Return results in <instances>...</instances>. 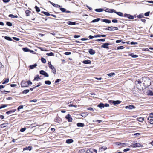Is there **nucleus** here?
<instances>
[{"label": "nucleus", "instance_id": "obj_1", "mask_svg": "<svg viewBox=\"0 0 153 153\" xmlns=\"http://www.w3.org/2000/svg\"><path fill=\"white\" fill-rule=\"evenodd\" d=\"M48 66L49 68L52 70L53 71L52 72L54 74H55L56 72V69L53 66L51 62H49L48 63Z\"/></svg>", "mask_w": 153, "mask_h": 153}, {"label": "nucleus", "instance_id": "obj_2", "mask_svg": "<svg viewBox=\"0 0 153 153\" xmlns=\"http://www.w3.org/2000/svg\"><path fill=\"white\" fill-rule=\"evenodd\" d=\"M130 147H143L142 145L139 143H136L134 144H133L129 146Z\"/></svg>", "mask_w": 153, "mask_h": 153}, {"label": "nucleus", "instance_id": "obj_3", "mask_svg": "<svg viewBox=\"0 0 153 153\" xmlns=\"http://www.w3.org/2000/svg\"><path fill=\"white\" fill-rule=\"evenodd\" d=\"M21 85L22 87H28V85L27 83V81L24 80H22L21 83Z\"/></svg>", "mask_w": 153, "mask_h": 153}, {"label": "nucleus", "instance_id": "obj_4", "mask_svg": "<svg viewBox=\"0 0 153 153\" xmlns=\"http://www.w3.org/2000/svg\"><path fill=\"white\" fill-rule=\"evenodd\" d=\"M118 28L117 27H114L113 26L110 27L108 28H106L105 30H108L110 31H112L114 30H118Z\"/></svg>", "mask_w": 153, "mask_h": 153}, {"label": "nucleus", "instance_id": "obj_5", "mask_svg": "<svg viewBox=\"0 0 153 153\" xmlns=\"http://www.w3.org/2000/svg\"><path fill=\"white\" fill-rule=\"evenodd\" d=\"M98 107H100V108H104L105 107H108L109 106V105L108 104H103L102 103H101L98 105Z\"/></svg>", "mask_w": 153, "mask_h": 153}, {"label": "nucleus", "instance_id": "obj_6", "mask_svg": "<svg viewBox=\"0 0 153 153\" xmlns=\"http://www.w3.org/2000/svg\"><path fill=\"white\" fill-rule=\"evenodd\" d=\"M142 81H141V80H138L137 81H136V84H140L142 82H143L144 81H145V80L146 81L147 80H148V79H147L145 77H143L141 79Z\"/></svg>", "mask_w": 153, "mask_h": 153}, {"label": "nucleus", "instance_id": "obj_7", "mask_svg": "<svg viewBox=\"0 0 153 153\" xmlns=\"http://www.w3.org/2000/svg\"><path fill=\"white\" fill-rule=\"evenodd\" d=\"M87 153H97V150L95 149H90L87 150Z\"/></svg>", "mask_w": 153, "mask_h": 153}, {"label": "nucleus", "instance_id": "obj_8", "mask_svg": "<svg viewBox=\"0 0 153 153\" xmlns=\"http://www.w3.org/2000/svg\"><path fill=\"white\" fill-rule=\"evenodd\" d=\"M40 74L44 76L45 77H48L49 76L48 74L44 70H41L40 71Z\"/></svg>", "mask_w": 153, "mask_h": 153}, {"label": "nucleus", "instance_id": "obj_9", "mask_svg": "<svg viewBox=\"0 0 153 153\" xmlns=\"http://www.w3.org/2000/svg\"><path fill=\"white\" fill-rule=\"evenodd\" d=\"M65 118L68 120L69 122H72V118L71 116L69 114H68L65 117Z\"/></svg>", "mask_w": 153, "mask_h": 153}, {"label": "nucleus", "instance_id": "obj_10", "mask_svg": "<svg viewBox=\"0 0 153 153\" xmlns=\"http://www.w3.org/2000/svg\"><path fill=\"white\" fill-rule=\"evenodd\" d=\"M110 44L108 43H105L103 44V45H102L101 46V48H104L106 49H108L109 47L108 45H110Z\"/></svg>", "mask_w": 153, "mask_h": 153}, {"label": "nucleus", "instance_id": "obj_11", "mask_svg": "<svg viewBox=\"0 0 153 153\" xmlns=\"http://www.w3.org/2000/svg\"><path fill=\"white\" fill-rule=\"evenodd\" d=\"M110 102L111 103H112L114 104V105H115L116 104H118L121 103V101L119 100L117 101H113V100H110Z\"/></svg>", "mask_w": 153, "mask_h": 153}, {"label": "nucleus", "instance_id": "obj_12", "mask_svg": "<svg viewBox=\"0 0 153 153\" xmlns=\"http://www.w3.org/2000/svg\"><path fill=\"white\" fill-rule=\"evenodd\" d=\"M124 16L125 17L128 18L130 19H134V17L133 16L131 15L130 14H125L124 15Z\"/></svg>", "mask_w": 153, "mask_h": 153}, {"label": "nucleus", "instance_id": "obj_13", "mask_svg": "<svg viewBox=\"0 0 153 153\" xmlns=\"http://www.w3.org/2000/svg\"><path fill=\"white\" fill-rule=\"evenodd\" d=\"M54 121L57 123H59L61 122V119L59 117H56L54 120Z\"/></svg>", "mask_w": 153, "mask_h": 153}, {"label": "nucleus", "instance_id": "obj_14", "mask_svg": "<svg viewBox=\"0 0 153 153\" xmlns=\"http://www.w3.org/2000/svg\"><path fill=\"white\" fill-rule=\"evenodd\" d=\"M135 108V107L134 106L132 105H130L129 106H126L125 107V108L126 109H128L129 110L132 109L133 108Z\"/></svg>", "mask_w": 153, "mask_h": 153}, {"label": "nucleus", "instance_id": "obj_15", "mask_svg": "<svg viewBox=\"0 0 153 153\" xmlns=\"http://www.w3.org/2000/svg\"><path fill=\"white\" fill-rule=\"evenodd\" d=\"M88 52L91 55H94L95 53V51L92 49H89Z\"/></svg>", "mask_w": 153, "mask_h": 153}, {"label": "nucleus", "instance_id": "obj_16", "mask_svg": "<svg viewBox=\"0 0 153 153\" xmlns=\"http://www.w3.org/2000/svg\"><path fill=\"white\" fill-rule=\"evenodd\" d=\"M16 111V109H13L12 110H10L9 111H7L6 112V114H7L9 115L11 114L12 113Z\"/></svg>", "mask_w": 153, "mask_h": 153}, {"label": "nucleus", "instance_id": "obj_17", "mask_svg": "<svg viewBox=\"0 0 153 153\" xmlns=\"http://www.w3.org/2000/svg\"><path fill=\"white\" fill-rule=\"evenodd\" d=\"M88 112H85L81 113V115L82 117H85L88 115Z\"/></svg>", "mask_w": 153, "mask_h": 153}, {"label": "nucleus", "instance_id": "obj_18", "mask_svg": "<svg viewBox=\"0 0 153 153\" xmlns=\"http://www.w3.org/2000/svg\"><path fill=\"white\" fill-rule=\"evenodd\" d=\"M106 36L105 35H97L94 36V37L95 38L100 37H105Z\"/></svg>", "mask_w": 153, "mask_h": 153}, {"label": "nucleus", "instance_id": "obj_19", "mask_svg": "<svg viewBox=\"0 0 153 153\" xmlns=\"http://www.w3.org/2000/svg\"><path fill=\"white\" fill-rule=\"evenodd\" d=\"M148 120L151 121L150 122L151 124H153V117H149L148 118Z\"/></svg>", "mask_w": 153, "mask_h": 153}, {"label": "nucleus", "instance_id": "obj_20", "mask_svg": "<svg viewBox=\"0 0 153 153\" xmlns=\"http://www.w3.org/2000/svg\"><path fill=\"white\" fill-rule=\"evenodd\" d=\"M91 61L90 60H85L83 61L82 62L85 64H90L91 63Z\"/></svg>", "mask_w": 153, "mask_h": 153}, {"label": "nucleus", "instance_id": "obj_21", "mask_svg": "<svg viewBox=\"0 0 153 153\" xmlns=\"http://www.w3.org/2000/svg\"><path fill=\"white\" fill-rule=\"evenodd\" d=\"M50 3L53 6H54L55 7H59V8L60 7V5H58L57 4H54V3H53V2H50Z\"/></svg>", "mask_w": 153, "mask_h": 153}, {"label": "nucleus", "instance_id": "obj_22", "mask_svg": "<svg viewBox=\"0 0 153 153\" xmlns=\"http://www.w3.org/2000/svg\"><path fill=\"white\" fill-rule=\"evenodd\" d=\"M73 142V140L72 139H67L66 140V143L68 144H70L72 143Z\"/></svg>", "mask_w": 153, "mask_h": 153}, {"label": "nucleus", "instance_id": "obj_23", "mask_svg": "<svg viewBox=\"0 0 153 153\" xmlns=\"http://www.w3.org/2000/svg\"><path fill=\"white\" fill-rule=\"evenodd\" d=\"M67 24L68 25H76V23L75 22H73L68 21L67 22Z\"/></svg>", "mask_w": 153, "mask_h": 153}, {"label": "nucleus", "instance_id": "obj_24", "mask_svg": "<svg viewBox=\"0 0 153 153\" xmlns=\"http://www.w3.org/2000/svg\"><path fill=\"white\" fill-rule=\"evenodd\" d=\"M115 13L120 16H123V13L122 12H118L115 11Z\"/></svg>", "mask_w": 153, "mask_h": 153}, {"label": "nucleus", "instance_id": "obj_25", "mask_svg": "<svg viewBox=\"0 0 153 153\" xmlns=\"http://www.w3.org/2000/svg\"><path fill=\"white\" fill-rule=\"evenodd\" d=\"M77 125L78 127H82L84 126V123H78L77 124Z\"/></svg>", "mask_w": 153, "mask_h": 153}, {"label": "nucleus", "instance_id": "obj_26", "mask_svg": "<svg viewBox=\"0 0 153 153\" xmlns=\"http://www.w3.org/2000/svg\"><path fill=\"white\" fill-rule=\"evenodd\" d=\"M102 21L108 23H111V21L110 20H109L107 19H102Z\"/></svg>", "mask_w": 153, "mask_h": 153}, {"label": "nucleus", "instance_id": "obj_27", "mask_svg": "<svg viewBox=\"0 0 153 153\" xmlns=\"http://www.w3.org/2000/svg\"><path fill=\"white\" fill-rule=\"evenodd\" d=\"M32 149V147L31 146H29L27 147H25V148H24L23 150H29L30 151Z\"/></svg>", "mask_w": 153, "mask_h": 153}, {"label": "nucleus", "instance_id": "obj_28", "mask_svg": "<svg viewBox=\"0 0 153 153\" xmlns=\"http://www.w3.org/2000/svg\"><path fill=\"white\" fill-rule=\"evenodd\" d=\"M37 66V64H35L33 65H30L29 67L31 69H34Z\"/></svg>", "mask_w": 153, "mask_h": 153}, {"label": "nucleus", "instance_id": "obj_29", "mask_svg": "<svg viewBox=\"0 0 153 153\" xmlns=\"http://www.w3.org/2000/svg\"><path fill=\"white\" fill-rule=\"evenodd\" d=\"M104 10L103 9L101 8L96 9L95 10V11L97 12H100Z\"/></svg>", "mask_w": 153, "mask_h": 153}, {"label": "nucleus", "instance_id": "obj_30", "mask_svg": "<svg viewBox=\"0 0 153 153\" xmlns=\"http://www.w3.org/2000/svg\"><path fill=\"white\" fill-rule=\"evenodd\" d=\"M129 55L131 56L132 58H135L138 57V56L136 55H134L133 53H130L129 54Z\"/></svg>", "mask_w": 153, "mask_h": 153}, {"label": "nucleus", "instance_id": "obj_31", "mask_svg": "<svg viewBox=\"0 0 153 153\" xmlns=\"http://www.w3.org/2000/svg\"><path fill=\"white\" fill-rule=\"evenodd\" d=\"M7 126V124H6L4 123L0 125V127L2 128H4L6 127Z\"/></svg>", "mask_w": 153, "mask_h": 153}, {"label": "nucleus", "instance_id": "obj_32", "mask_svg": "<svg viewBox=\"0 0 153 153\" xmlns=\"http://www.w3.org/2000/svg\"><path fill=\"white\" fill-rule=\"evenodd\" d=\"M137 119L138 121L141 122H143L144 120V119L142 117L138 118Z\"/></svg>", "mask_w": 153, "mask_h": 153}, {"label": "nucleus", "instance_id": "obj_33", "mask_svg": "<svg viewBox=\"0 0 153 153\" xmlns=\"http://www.w3.org/2000/svg\"><path fill=\"white\" fill-rule=\"evenodd\" d=\"M41 79V78L39 77V75H37L36 77H35L34 79V80H36L38 81L39 79Z\"/></svg>", "mask_w": 153, "mask_h": 153}, {"label": "nucleus", "instance_id": "obj_34", "mask_svg": "<svg viewBox=\"0 0 153 153\" xmlns=\"http://www.w3.org/2000/svg\"><path fill=\"white\" fill-rule=\"evenodd\" d=\"M100 19L99 18H97L96 19H94L93 20H92L91 22L92 23H94V22H98L100 20Z\"/></svg>", "mask_w": 153, "mask_h": 153}, {"label": "nucleus", "instance_id": "obj_35", "mask_svg": "<svg viewBox=\"0 0 153 153\" xmlns=\"http://www.w3.org/2000/svg\"><path fill=\"white\" fill-rule=\"evenodd\" d=\"M4 38L5 39L8 41H11L12 40V39H11V38L9 37L5 36Z\"/></svg>", "mask_w": 153, "mask_h": 153}, {"label": "nucleus", "instance_id": "obj_36", "mask_svg": "<svg viewBox=\"0 0 153 153\" xmlns=\"http://www.w3.org/2000/svg\"><path fill=\"white\" fill-rule=\"evenodd\" d=\"M115 75V73H109L107 74V75L109 76H112Z\"/></svg>", "mask_w": 153, "mask_h": 153}, {"label": "nucleus", "instance_id": "obj_37", "mask_svg": "<svg viewBox=\"0 0 153 153\" xmlns=\"http://www.w3.org/2000/svg\"><path fill=\"white\" fill-rule=\"evenodd\" d=\"M46 55L50 56H54V53L52 52H50L49 53H46Z\"/></svg>", "mask_w": 153, "mask_h": 153}, {"label": "nucleus", "instance_id": "obj_38", "mask_svg": "<svg viewBox=\"0 0 153 153\" xmlns=\"http://www.w3.org/2000/svg\"><path fill=\"white\" fill-rule=\"evenodd\" d=\"M29 92V90L28 89L25 90L22 92L23 94H26Z\"/></svg>", "mask_w": 153, "mask_h": 153}, {"label": "nucleus", "instance_id": "obj_39", "mask_svg": "<svg viewBox=\"0 0 153 153\" xmlns=\"http://www.w3.org/2000/svg\"><path fill=\"white\" fill-rule=\"evenodd\" d=\"M9 79H7L4 80V81L2 82V84H4L8 83L9 82Z\"/></svg>", "mask_w": 153, "mask_h": 153}, {"label": "nucleus", "instance_id": "obj_40", "mask_svg": "<svg viewBox=\"0 0 153 153\" xmlns=\"http://www.w3.org/2000/svg\"><path fill=\"white\" fill-rule=\"evenodd\" d=\"M36 11L37 12H39L40 11V9L37 6H36L35 7Z\"/></svg>", "mask_w": 153, "mask_h": 153}, {"label": "nucleus", "instance_id": "obj_41", "mask_svg": "<svg viewBox=\"0 0 153 153\" xmlns=\"http://www.w3.org/2000/svg\"><path fill=\"white\" fill-rule=\"evenodd\" d=\"M45 84L47 85H50L51 83V82L49 80L45 81Z\"/></svg>", "mask_w": 153, "mask_h": 153}, {"label": "nucleus", "instance_id": "obj_42", "mask_svg": "<svg viewBox=\"0 0 153 153\" xmlns=\"http://www.w3.org/2000/svg\"><path fill=\"white\" fill-rule=\"evenodd\" d=\"M41 60L42 62V63H45L46 62V59L43 58H41Z\"/></svg>", "mask_w": 153, "mask_h": 153}, {"label": "nucleus", "instance_id": "obj_43", "mask_svg": "<svg viewBox=\"0 0 153 153\" xmlns=\"http://www.w3.org/2000/svg\"><path fill=\"white\" fill-rule=\"evenodd\" d=\"M115 11H116L114 9H110L109 13H112L113 12H114L115 13Z\"/></svg>", "mask_w": 153, "mask_h": 153}, {"label": "nucleus", "instance_id": "obj_44", "mask_svg": "<svg viewBox=\"0 0 153 153\" xmlns=\"http://www.w3.org/2000/svg\"><path fill=\"white\" fill-rule=\"evenodd\" d=\"M148 94L149 95H153V93L152 91H149L148 92Z\"/></svg>", "mask_w": 153, "mask_h": 153}, {"label": "nucleus", "instance_id": "obj_45", "mask_svg": "<svg viewBox=\"0 0 153 153\" xmlns=\"http://www.w3.org/2000/svg\"><path fill=\"white\" fill-rule=\"evenodd\" d=\"M6 24L7 25L9 26H12V23L10 22H7Z\"/></svg>", "mask_w": 153, "mask_h": 153}, {"label": "nucleus", "instance_id": "obj_46", "mask_svg": "<svg viewBox=\"0 0 153 153\" xmlns=\"http://www.w3.org/2000/svg\"><path fill=\"white\" fill-rule=\"evenodd\" d=\"M124 48V47L123 46H118L117 47V50H119V49H123Z\"/></svg>", "mask_w": 153, "mask_h": 153}, {"label": "nucleus", "instance_id": "obj_47", "mask_svg": "<svg viewBox=\"0 0 153 153\" xmlns=\"http://www.w3.org/2000/svg\"><path fill=\"white\" fill-rule=\"evenodd\" d=\"M42 13L46 16H49L50 15L47 12H43Z\"/></svg>", "mask_w": 153, "mask_h": 153}, {"label": "nucleus", "instance_id": "obj_48", "mask_svg": "<svg viewBox=\"0 0 153 153\" xmlns=\"http://www.w3.org/2000/svg\"><path fill=\"white\" fill-rule=\"evenodd\" d=\"M7 106L6 105H3L0 106V109H1Z\"/></svg>", "mask_w": 153, "mask_h": 153}, {"label": "nucleus", "instance_id": "obj_49", "mask_svg": "<svg viewBox=\"0 0 153 153\" xmlns=\"http://www.w3.org/2000/svg\"><path fill=\"white\" fill-rule=\"evenodd\" d=\"M25 13H26V16H29V14L30 13V11H29V10H27L25 12Z\"/></svg>", "mask_w": 153, "mask_h": 153}, {"label": "nucleus", "instance_id": "obj_50", "mask_svg": "<svg viewBox=\"0 0 153 153\" xmlns=\"http://www.w3.org/2000/svg\"><path fill=\"white\" fill-rule=\"evenodd\" d=\"M23 106L22 105H20L18 107L17 109L19 111L20 109L23 108Z\"/></svg>", "mask_w": 153, "mask_h": 153}, {"label": "nucleus", "instance_id": "obj_51", "mask_svg": "<svg viewBox=\"0 0 153 153\" xmlns=\"http://www.w3.org/2000/svg\"><path fill=\"white\" fill-rule=\"evenodd\" d=\"M23 50L25 52H27L29 51V49L27 48H23Z\"/></svg>", "mask_w": 153, "mask_h": 153}, {"label": "nucleus", "instance_id": "obj_52", "mask_svg": "<svg viewBox=\"0 0 153 153\" xmlns=\"http://www.w3.org/2000/svg\"><path fill=\"white\" fill-rule=\"evenodd\" d=\"M149 13H150L149 11L146 12L145 13L144 15L146 16H148L149 15Z\"/></svg>", "mask_w": 153, "mask_h": 153}, {"label": "nucleus", "instance_id": "obj_53", "mask_svg": "<svg viewBox=\"0 0 153 153\" xmlns=\"http://www.w3.org/2000/svg\"><path fill=\"white\" fill-rule=\"evenodd\" d=\"M97 41H103V42H104L105 41V39H97L96 40Z\"/></svg>", "mask_w": 153, "mask_h": 153}, {"label": "nucleus", "instance_id": "obj_54", "mask_svg": "<svg viewBox=\"0 0 153 153\" xmlns=\"http://www.w3.org/2000/svg\"><path fill=\"white\" fill-rule=\"evenodd\" d=\"M60 10L62 12H65L66 11V9L64 8H60Z\"/></svg>", "mask_w": 153, "mask_h": 153}, {"label": "nucleus", "instance_id": "obj_55", "mask_svg": "<svg viewBox=\"0 0 153 153\" xmlns=\"http://www.w3.org/2000/svg\"><path fill=\"white\" fill-rule=\"evenodd\" d=\"M27 85H28V86H29V85H31L32 84V82H31L30 80H28L27 81Z\"/></svg>", "mask_w": 153, "mask_h": 153}, {"label": "nucleus", "instance_id": "obj_56", "mask_svg": "<svg viewBox=\"0 0 153 153\" xmlns=\"http://www.w3.org/2000/svg\"><path fill=\"white\" fill-rule=\"evenodd\" d=\"M26 129V128H21L20 130V131L21 132H24Z\"/></svg>", "mask_w": 153, "mask_h": 153}, {"label": "nucleus", "instance_id": "obj_57", "mask_svg": "<svg viewBox=\"0 0 153 153\" xmlns=\"http://www.w3.org/2000/svg\"><path fill=\"white\" fill-rule=\"evenodd\" d=\"M143 16L142 14H140L137 16V17L139 18H141L143 17Z\"/></svg>", "mask_w": 153, "mask_h": 153}, {"label": "nucleus", "instance_id": "obj_58", "mask_svg": "<svg viewBox=\"0 0 153 153\" xmlns=\"http://www.w3.org/2000/svg\"><path fill=\"white\" fill-rule=\"evenodd\" d=\"M112 21L113 23H117L118 22V20L117 19H113Z\"/></svg>", "mask_w": 153, "mask_h": 153}, {"label": "nucleus", "instance_id": "obj_59", "mask_svg": "<svg viewBox=\"0 0 153 153\" xmlns=\"http://www.w3.org/2000/svg\"><path fill=\"white\" fill-rule=\"evenodd\" d=\"M71 54V53L70 52H66L65 53V54L66 55H69Z\"/></svg>", "mask_w": 153, "mask_h": 153}, {"label": "nucleus", "instance_id": "obj_60", "mask_svg": "<svg viewBox=\"0 0 153 153\" xmlns=\"http://www.w3.org/2000/svg\"><path fill=\"white\" fill-rule=\"evenodd\" d=\"M37 101V100L36 99H34L33 100L30 101V102H36Z\"/></svg>", "mask_w": 153, "mask_h": 153}, {"label": "nucleus", "instance_id": "obj_61", "mask_svg": "<svg viewBox=\"0 0 153 153\" xmlns=\"http://www.w3.org/2000/svg\"><path fill=\"white\" fill-rule=\"evenodd\" d=\"M122 42V40H117L116 41V42L117 43H119Z\"/></svg>", "mask_w": 153, "mask_h": 153}, {"label": "nucleus", "instance_id": "obj_62", "mask_svg": "<svg viewBox=\"0 0 153 153\" xmlns=\"http://www.w3.org/2000/svg\"><path fill=\"white\" fill-rule=\"evenodd\" d=\"M87 109L88 110H90V111H94V110H93V108H91V107H89V108H87Z\"/></svg>", "mask_w": 153, "mask_h": 153}, {"label": "nucleus", "instance_id": "obj_63", "mask_svg": "<svg viewBox=\"0 0 153 153\" xmlns=\"http://www.w3.org/2000/svg\"><path fill=\"white\" fill-rule=\"evenodd\" d=\"M130 150V149L127 148V149H124L123 150V151L124 152H126L127 151H128Z\"/></svg>", "mask_w": 153, "mask_h": 153}, {"label": "nucleus", "instance_id": "obj_64", "mask_svg": "<svg viewBox=\"0 0 153 153\" xmlns=\"http://www.w3.org/2000/svg\"><path fill=\"white\" fill-rule=\"evenodd\" d=\"M8 16L9 17H11L12 18H14V15L13 14H10Z\"/></svg>", "mask_w": 153, "mask_h": 153}]
</instances>
